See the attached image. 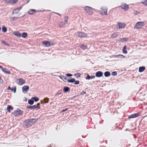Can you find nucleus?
<instances>
[{
	"label": "nucleus",
	"instance_id": "nucleus-9",
	"mask_svg": "<svg viewBox=\"0 0 147 147\" xmlns=\"http://www.w3.org/2000/svg\"><path fill=\"white\" fill-rule=\"evenodd\" d=\"M78 35L80 38L85 37H86L87 34L82 32H78Z\"/></svg>",
	"mask_w": 147,
	"mask_h": 147
},
{
	"label": "nucleus",
	"instance_id": "nucleus-25",
	"mask_svg": "<svg viewBox=\"0 0 147 147\" xmlns=\"http://www.w3.org/2000/svg\"><path fill=\"white\" fill-rule=\"evenodd\" d=\"M111 75V74L109 72L106 71L104 73V75L105 77H108Z\"/></svg>",
	"mask_w": 147,
	"mask_h": 147
},
{
	"label": "nucleus",
	"instance_id": "nucleus-5",
	"mask_svg": "<svg viewBox=\"0 0 147 147\" xmlns=\"http://www.w3.org/2000/svg\"><path fill=\"white\" fill-rule=\"evenodd\" d=\"M16 82L18 84L21 85L25 83V81L22 78H20L16 80Z\"/></svg>",
	"mask_w": 147,
	"mask_h": 147
},
{
	"label": "nucleus",
	"instance_id": "nucleus-6",
	"mask_svg": "<svg viewBox=\"0 0 147 147\" xmlns=\"http://www.w3.org/2000/svg\"><path fill=\"white\" fill-rule=\"evenodd\" d=\"M141 113L139 112L137 113L132 114L128 116V118L129 119L134 118L137 117L141 115Z\"/></svg>",
	"mask_w": 147,
	"mask_h": 147
},
{
	"label": "nucleus",
	"instance_id": "nucleus-47",
	"mask_svg": "<svg viewBox=\"0 0 147 147\" xmlns=\"http://www.w3.org/2000/svg\"><path fill=\"white\" fill-rule=\"evenodd\" d=\"M75 84H79L80 82L79 81H75Z\"/></svg>",
	"mask_w": 147,
	"mask_h": 147
},
{
	"label": "nucleus",
	"instance_id": "nucleus-12",
	"mask_svg": "<svg viewBox=\"0 0 147 147\" xmlns=\"http://www.w3.org/2000/svg\"><path fill=\"white\" fill-rule=\"evenodd\" d=\"M118 24L119 28H124L126 26V24L125 23L122 22L118 23Z\"/></svg>",
	"mask_w": 147,
	"mask_h": 147
},
{
	"label": "nucleus",
	"instance_id": "nucleus-8",
	"mask_svg": "<svg viewBox=\"0 0 147 147\" xmlns=\"http://www.w3.org/2000/svg\"><path fill=\"white\" fill-rule=\"evenodd\" d=\"M107 9L106 8H102L101 9V13L102 15H107Z\"/></svg>",
	"mask_w": 147,
	"mask_h": 147
},
{
	"label": "nucleus",
	"instance_id": "nucleus-10",
	"mask_svg": "<svg viewBox=\"0 0 147 147\" xmlns=\"http://www.w3.org/2000/svg\"><path fill=\"white\" fill-rule=\"evenodd\" d=\"M40 104L39 103H38L36 105L33 106V110L36 109L37 110L40 109Z\"/></svg>",
	"mask_w": 147,
	"mask_h": 147
},
{
	"label": "nucleus",
	"instance_id": "nucleus-27",
	"mask_svg": "<svg viewBox=\"0 0 147 147\" xmlns=\"http://www.w3.org/2000/svg\"><path fill=\"white\" fill-rule=\"evenodd\" d=\"M63 90L64 92H67L69 91V88L68 87L65 86L63 88Z\"/></svg>",
	"mask_w": 147,
	"mask_h": 147
},
{
	"label": "nucleus",
	"instance_id": "nucleus-53",
	"mask_svg": "<svg viewBox=\"0 0 147 147\" xmlns=\"http://www.w3.org/2000/svg\"><path fill=\"white\" fill-rule=\"evenodd\" d=\"M15 18V17H13L12 18V20H14V19Z\"/></svg>",
	"mask_w": 147,
	"mask_h": 147
},
{
	"label": "nucleus",
	"instance_id": "nucleus-57",
	"mask_svg": "<svg viewBox=\"0 0 147 147\" xmlns=\"http://www.w3.org/2000/svg\"><path fill=\"white\" fill-rule=\"evenodd\" d=\"M85 93H86V92H84V93H83V94H85ZM82 94H81V95H82Z\"/></svg>",
	"mask_w": 147,
	"mask_h": 147
},
{
	"label": "nucleus",
	"instance_id": "nucleus-40",
	"mask_svg": "<svg viewBox=\"0 0 147 147\" xmlns=\"http://www.w3.org/2000/svg\"><path fill=\"white\" fill-rule=\"evenodd\" d=\"M142 3L144 5L146 6L147 5V0H145L144 2H142Z\"/></svg>",
	"mask_w": 147,
	"mask_h": 147
},
{
	"label": "nucleus",
	"instance_id": "nucleus-58",
	"mask_svg": "<svg viewBox=\"0 0 147 147\" xmlns=\"http://www.w3.org/2000/svg\"><path fill=\"white\" fill-rule=\"evenodd\" d=\"M1 30V27H0V31Z\"/></svg>",
	"mask_w": 147,
	"mask_h": 147
},
{
	"label": "nucleus",
	"instance_id": "nucleus-32",
	"mask_svg": "<svg viewBox=\"0 0 147 147\" xmlns=\"http://www.w3.org/2000/svg\"><path fill=\"white\" fill-rule=\"evenodd\" d=\"M34 102V101L32 100H29L28 101V103L29 104L32 105Z\"/></svg>",
	"mask_w": 147,
	"mask_h": 147
},
{
	"label": "nucleus",
	"instance_id": "nucleus-44",
	"mask_svg": "<svg viewBox=\"0 0 147 147\" xmlns=\"http://www.w3.org/2000/svg\"><path fill=\"white\" fill-rule=\"evenodd\" d=\"M68 19V17H65L64 18V21L67 23V20Z\"/></svg>",
	"mask_w": 147,
	"mask_h": 147
},
{
	"label": "nucleus",
	"instance_id": "nucleus-49",
	"mask_svg": "<svg viewBox=\"0 0 147 147\" xmlns=\"http://www.w3.org/2000/svg\"><path fill=\"white\" fill-rule=\"evenodd\" d=\"M66 76L68 77H69V76H72V75L71 74H66Z\"/></svg>",
	"mask_w": 147,
	"mask_h": 147
},
{
	"label": "nucleus",
	"instance_id": "nucleus-22",
	"mask_svg": "<svg viewBox=\"0 0 147 147\" xmlns=\"http://www.w3.org/2000/svg\"><path fill=\"white\" fill-rule=\"evenodd\" d=\"M42 44L45 45L46 46L48 47L50 46V44H49V42L47 41H44L42 42Z\"/></svg>",
	"mask_w": 147,
	"mask_h": 147
},
{
	"label": "nucleus",
	"instance_id": "nucleus-50",
	"mask_svg": "<svg viewBox=\"0 0 147 147\" xmlns=\"http://www.w3.org/2000/svg\"><path fill=\"white\" fill-rule=\"evenodd\" d=\"M67 110H68V108H66L65 109L62 110L61 111V112H65V111H66Z\"/></svg>",
	"mask_w": 147,
	"mask_h": 147
},
{
	"label": "nucleus",
	"instance_id": "nucleus-26",
	"mask_svg": "<svg viewBox=\"0 0 147 147\" xmlns=\"http://www.w3.org/2000/svg\"><path fill=\"white\" fill-rule=\"evenodd\" d=\"M28 36V34L26 32H23L22 35V36L24 38H25L27 37Z\"/></svg>",
	"mask_w": 147,
	"mask_h": 147
},
{
	"label": "nucleus",
	"instance_id": "nucleus-51",
	"mask_svg": "<svg viewBox=\"0 0 147 147\" xmlns=\"http://www.w3.org/2000/svg\"><path fill=\"white\" fill-rule=\"evenodd\" d=\"M22 8V7H19L18 8H16L17 9H18V11H19Z\"/></svg>",
	"mask_w": 147,
	"mask_h": 147
},
{
	"label": "nucleus",
	"instance_id": "nucleus-55",
	"mask_svg": "<svg viewBox=\"0 0 147 147\" xmlns=\"http://www.w3.org/2000/svg\"><path fill=\"white\" fill-rule=\"evenodd\" d=\"M0 68L1 69H2V68H3L0 65Z\"/></svg>",
	"mask_w": 147,
	"mask_h": 147
},
{
	"label": "nucleus",
	"instance_id": "nucleus-11",
	"mask_svg": "<svg viewBox=\"0 0 147 147\" xmlns=\"http://www.w3.org/2000/svg\"><path fill=\"white\" fill-rule=\"evenodd\" d=\"M121 9H123L126 11L127 10L129 9V7L126 4L122 5L121 6Z\"/></svg>",
	"mask_w": 147,
	"mask_h": 147
},
{
	"label": "nucleus",
	"instance_id": "nucleus-23",
	"mask_svg": "<svg viewBox=\"0 0 147 147\" xmlns=\"http://www.w3.org/2000/svg\"><path fill=\"white\" fill-rule=\"evenodd\" d=\"M95 76H88L86 77V80H89L91 79H93L95 78Z\"/></svg>",
	"mask_w": 147,
	"mask_h": 147
},
{
	"label": "nucleus",
	"instance_id": "nucleus-19",
	"mask_svg": "<svg viewBox=\"0 0 147 147\" xmlns=\"http://www.w3.org/2000/svg\"><path fill=\"white\" fill-rule=\"evenodd\" d=\"M2 70L3 72L7 74H10V72L9 71L7 70L6 68H2Z\"/></svg>",
	"mask_w": 147,
	"mask_h": 147
},
{
	"label": "nucleus",
	"instance_id": "nucleus-1",
	"mask_svg": "<svg viewBox=\"0 0 147 147\" xmlns=\"http://www.w3.org/2000/svg\"><path fill=\"white\" fill-rule=\"evenodd\" d=\"M38 121L37 119H30L27 120L25 122V125L27 127H29L33 125L35 122Z\"/></svg>",
	"mask_w": 147,
	"mask_h": 147
},
{
	"label": "nucleus",
	"instance_id": "nucleus-30",
	"mask_svg": "<svg viewBox=\"0 0 147 147\" xmlns=\"http://www.w3.org/2000/svg\"><path fill=\"white\" fill-rule=\"evenodd\" d=\"M60 78L62 80H67V77H66V76H60Z\"/></svg>",
	"mask_w": 147,
	"mask_h": 147
},
{
	"label": "nucleus",
	"instance_id": "nucleus-33",
	"mask_svg": "<svg viewBox=\"0 0 147 147\" xmlns=\"http://www.w3.org/2000/svg\"><path fill=\"white\" fill-rule=\"evenodd\" d=\"M65 25V23L63 22H60L59 24V27H62Z\"/></svg>",
	"mask_w": 147,
	"mask_h": 147
},
{
	"label": "nucleus",
	"instance_id": "nucleus-52",
	"mask_svg": "<svg viewBox=\"0 0 147 147\" xmlns=\"http://www.w3.org/2000/svg\"><path fill=\"white\" fill-rule=\"evenodd\" d=\"M41 104H44V103H44V100L43 101H42V100H41Z\"/></svg>",
	"mask_w": 147,
	"mask_h": 147
},
{
	"label": "nucleus",
	"instance_id": "nucleus-34",
	"mask_svg": "<svg viewBox=\"0 0 147 147\" xmlns=\"http://www.w3.org/2000/svg\"><path fill=\"white\" fill-rule=\"evenodd\" d=\"M32 99L34 100L36 102L37 101L39 100V99L36 97H32Z\"/></svg>",
	"mask_w": 147,
	"mask_h": 147
},
{
	"label": "nucleus",
	"instance_id": "nucleus-24",
	"mask_svg": "<svg viewBox=\"0 0 147 147\" xmlns=\"http://www.w3.org/2000/svg\"><path fill=\"white\" fill-rule=\"evenodd\" d=\"M124 54H127V51L126 50V46H125L122 50Z\"/></svg>",
	"mask_w": 147,
	"mask_h": 147
},
{
	"label": "nucleus",
	"instance_id": "nucleus-38",
	"mask_svg": "<svg viewBox=\"0 0 147 147\" xmlns=\"http://www.w3.org/2000/svg\"><path fill=\"white\" fill-rule=\"evenodd\" d=\"M74 76L76 77L77 78L78 77H80V73H77V74H75Z\"/></svg>",
	"mask_w": 147,
	"mask_h": 147
},
{
	"label": "nucleus",
	"instance_id": "nucleus-46",
	"mask_svg": "<svg viewBox=\"0 0 147 147\" xmlns=\"http://www.w3.org/2000/svg\"><path fill=\"white\" fill-rule=\"evenodd\" d=\"M112 57L113 58H118V55H112Z\"/></svg>",
	"mask_w": 147,
	"mask_h": 147
},
{
	"label": "nucleus",
	"instance_id": "nucleus-31",
	"mask_svg": "<svg viewBox=\"0 0 147 147\" xmlns=\"http://www.w3.org/2000/svg\"><path fill=\"white\" fill-rule=\"evenodd\" d=\"M67 81L68 82L73 83L75 81V80L74 78H72L70 80H67Z\"/></svg>",
	"mask_w": 147,
	"mask_h": 147
},
{
	"label": "nucleus",
	"instance_id": "nucleus-3",
	"mask_svg": "<svg viewBox=\"0 0 147 147\" xmlns=\"http://www.w3.org/2000/svg\"><path fill=\"white\" fill-rule=\"evenodd\" d=\"M23 113V111L20 109H18L17 111H14L11 113V114L15 117L18 116L22 115Z\"/></svg>",
	"mask_w": 147,
	"mask_h": 147
},
{
	"label": "nucleus",
	"instance_id": "nucleus-7",
	"mask_svg": "<svg viewBox=\"0 0 147 147\" xmlns=\"http://www.w3.org/2000/svg\"><path fill=\"white\" fill-rule=\"evenodd\" d=\"M18 1V0H5L4 2L7 3L13 4L17 2Z\"/></svg>",
	"mask_w": 147,
	"mask_h": 147
},
{
	"label": "nucleus",
	"instance_id": "nucleus-21",
	"mask_svg": "<svg viewBox=\"0 0 147 147\" xmlns=\"http://www.w3.org/2000/svg\"><path fill=\"white\" fill-rule=\"evenodd\" d=\"M118 36V34L117 33H115L112 34L111 37L112 38H114L117 37Z\"/></svg>",
	"mask_w": 147,
	"mask_h": 147
},
{
	"label": "nucleus",
	"instance_id": "nucleus-45",
	"mask_svg": "<svg viewBox=\"0 0 147 147\" xmlns=\"http://www.w3.org/2000/svg\"><path fill=\"white\" fill-rule=\"evenodd\" d=\"M49 42V44H50V46H51L53 45V42L51 41H48Z\"/></svg>",
	"mask_w": 147,
	"mask_h": 147
},
{
	"label": "nucleus",
	"instance_id": "nucleus-17",
	"mask_svg": "<svg viewBox=\"0 0 147 147\" xmlns=\"http://www.w3.org/2000/svg\"><path fill=\"white\" fill-rule=\"evenodd\" d=\"M8 90H11V91H13V92H16V87H14L13 88H11L9 86L7 88Z\"/></svg>",
	"mask_w": 147,
	"mask_h": 147
},
{
	"label": "nucleus",
	"instance_id": "nucleus-43",
	"mask_svg": "<svg viewBox=\"0 0 147 147\" xmlns=\"http://www.w3.org/2000/svg\"><path fill=\"white\" fill-rule=\"evenodd\" d=\"M13 11L15 13H17L19 11L18 9L17 8L14 9L13 10Z\"/></svg>",
	"mask_w": 147,
	"mask_h": 147
},
{
	"label": "nucleus",
	"instance_id": "nucleus-16",
	"mask_svg": "<svg viewBox=\"0 0 147 147\" xmlns=\"http://www.w3.org/2000/svg\"><path fill=\"white\" fill-rule=\"evenodd\" d=\"M13 109V108L10 105H8L7 106V110L8 112L9 113L10 112L11 110H12Z\"/></svg>",
	"mask_w": 147,
	"mask_h": 147
},
{
	"label": "nucleus",
	"instance_id": "nucleus-4",
	"mask_svg": "<svg viewBox=\"0 0 147 147\" xmlns=\"http://www.w3.org/2000/svg\"><path fill=\"white\" fill-rule=\"evenodd\" d=\"M84 9L85 11L88 13L89 15H91L93 13L92 10L93 9L90 7L88 6H86L84 7Z\"/></svg>",
	"mask_w": 147,
	"mask_h": 147
},
{
	"label": "nucleus",
	"instance_id": "nucleus-18",
	"mask_svg": "<svg viewBox=\"0 0 147 147\" xmlns=\"http://www.w3.org/2000/svg\"><path fill=\"white\" fill-rule=\"evenodd\" d=\"M36 11L35 10L33 9H31L29 10L28 11V13L30 15H32L33 13H34Z\"/></svg>",
	"mask_w": 147,
	"mask_h": 147
},
{
	"label": "nucleus",
	"instance_id": "nucleus-13",
	"mask_svg": "<svg viewBox=\"0 0 147 147\" xmlns=\"http://www.w3.org/2000/svg\"><path fill=\"white\" fill-rule=\"evenodd\" d=\"M103 73L101 71H98L96 72L95 76L97 77H100L102 76Z\"/></svg>",
	"mask_w": 147,
	"mask_h": 147
},
{
	"label": "nucleus",
	"instance_id": "nucleus-54",
	"mask_svg": "<svg viewBox=\"0 0 147 147\" xmlns=\"http://www.w3.org/2000/svg\"><path fill=\"white\" fill-rule=\"evenodd\" d=\"M56 13V14H58V15H59V16H61V15L60 14H59V13Z\"/></svg>",
	"mask_w": 147,
	"mask_h": 147
},
{
	"label": "nucleus",
	"instance_id": "nucleus-35",
	"mask_svg": "<svg viewBox=\"0 0 147 147\" xmlns=\"http://www.w3.org/2000/svg\"><path fill=\"white\" fill-rule=\"evenodd\" d=\"M1 43L2 44H4L6 46H9V43H6L3 40L1 41Z\"/></svg>",
	"mask_w": 147,
	"mask_h": 147
},
{
	"label": "nucleus",
	"instance_id": "nucleus-48",
	"mask_svg": "<svg viewBox=\"0 0 147 147\" xmlns=\"http://www.w3.org/2000/svg\"><path fill=\"white\" fill-rule=\"evenodd\" d=\"M134 14H136V15H137L138 13H139V12H138V11H134Z\"/></svg>",
	"mask_w": 147,
	"mask_h": 147
},
{
	"label": "nucleus",
	"instance_id": "nucleus-41",
	"mask_svg": "<svg viewBox=\"0 0 147 147\" xmlns=\"http://www.w3.org/2000/svg\"><path fill=\"white\" fill-rule=\"evenodd\" d=\"M80 48L82 49L83 50H84L86 48V47L85 45H82L81 47Z\"/></svg>",
	"mask_w": 147,
	"mask_h": 147
},
{
	"label": "nucleus",
	"instance_id": "nucleus-14",
	"mask_svg": "<svg viewBox=\"0 0 147 147\" xmlns=\"http://www.w3.org/2000/svg\"><path fill=\"white\" fill-rule=\"evenodd\" d=\"M29 89V86H25L22 87V90L23 92L25 91V92H27Z\"/></svg>",
	"mask_w": 147,
	"mask_h": 147
},
{
	"label": "nucleus",
	"instance_id": "nucleus-56",
	"mask_svg": "<svg viewBox=\"0 0 147 147\" xmlns=\"http://www.w3.org/2000/svg\"><path fill=\"white\" fill-rule=\"evenodd\" d=\"M14 13V11H13L12 12V14H13Z\"/></svg>",
	"mask_w": 147,
	"mask_h": 147
},
{
	"label": "nucleus",
	"instance_id": "nucleus-42",
	"mask_svg": "<svg viewBox=\"0 0 147 147\" xmlns=\"http://www.w3.org/2000/svg\"><path fill=\"white\" fill-rule=\"evenodd\" d=\"M27 108L28 109H30L31 110H33V106H28L27 107Z\"/></svg>",
	"mask_w": 147,
	"mask_h": 147
},
{
	"label": "nucleus",
	"instance_id": "nucleus-15",
	"mask_svg": "<svg viewBox=\"0 0 147 147\" xmlns=\"http://www.w3.org/2000/svg\"><path fill=\"white\" fill-rule=\"evenodd\" d=\"M13 34L19 38H20L22 36V34L18 32H14Z\"/></svg>",
	"mask_w": 147,
	"mask_h": 147
},
{
	"label": "nucleus",
	"instance_id": "nucleus-37",
	"mask_svg": "<svg viewBox=\"0 0 147 147\" xmlns=\"http://www.w3.org/2000/svg\"><path fill=\"white\" fill-rule=\"evenodd\" d=\"M117 74L116 71H113L111 73V75L113 76H116Z\"/></svg>",
	"mask_w": 147,
	"mask_h": 147
},
{
	"label": "nucleus",
	"instance_id": "nucleus-39",
	"mask_svg": "<svg viewBox=\"0 0 147 147\" xmlns=\"http://www.w3.org/2000/svg\"><path fill=\"white\" fill-rule=\"evenodd\" d=\"M125 57L124 56L122 55H118V58H123Z\"/></svg>",
	"mask_w": 147,
	"mask_h": 147
},
{
	"label": "nucleus",
	"instance_id": "nucleus-20",
	"mask_svg": "<svg viewBox=\"0 0 147 147\" xmlns=\"http://www.w3.org/2000/svg\"><path fill=\"white\" fill-rule=\"evenodd\" d=\"M145 69V67H140L139 68V71L140 72H142Z\"/></svg>",
	"mask_w": 147,
	"mask_h": 147
},
{
	"label": "nucleus",
	"instance_id": "nucleus-29",
	"mask_svg": "<svg viewBox=\"0 0 147 147\" xmlns=\"http://www.w3.org/2000/svg\"><path fill=\"white\" fill-rule=\"evenodd\" d=\"M7 28L5 26H3L2 27V31L3 32H5L7 31Z\"/></svg>",
	"mask_w": 147,
	"mask_h": 147
},
{
	"label": "nucleus",
	"instance_id": "nucleus-36",
	"mask_svg": "<svg viewBox=\"0 0 147 147\" xmlns=\"http://www.w3.org/2000/svg\"><path fill=\"white\" fill-rule=\"evenodd\" d=\"M43 100L44 103H47L48 102L49 99L47 98H45Z\"/></svg>",
	"mask_w": 147,
	"mask_h": 147
},
{
	"label": "nucleus",
	"instance_id": "nucleus-28",
	"mask_svg": "<svg viewBox=\"0 0 147 147\" xmlns=\"http://www.w3.org/2000/svg\"><path fill=\"white\" fill-rule=\"evenodd\" d=\"M128 40V39L127 38H120V41H121L125 42L127 41Z\"/></svg>",
	"mask_w": 147,
	"mask_h": 147
},
{
	"label": "nucleus",
	"instance_id": "nucleus-2",
	"mask_svg": "<svg viewBox=\"0 0 147 147\" xmlns=\"http://www.w3.org/2000/svg\"><path fill=\"white\" fill-rule=\"evenodd\" d=\"M144 22H138L135 25L134 28L137 29H139L144 26Z\"/></svg>",
	"mask_w": 147,
	"mask_h": 147
}]
</instances>
